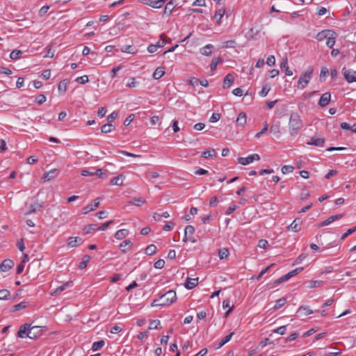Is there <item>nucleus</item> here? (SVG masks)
I'll return each instance as SVG.
<instances>
[{
  "mask_svg": "<svg viewBox=\"0 0 356 356\" xmlns=\"http://www.w3.org/2000/svg\"><path fill=\"white\" fill-rule=\"evenodd\" d=\"M289 131L291 136H296L303 126L302 120L298 113H292L289 119Z\"/></svg>",
  "mask_w": 356,
  "mask_h": 356,
  "instance_id": "f257e3e1",
  "label": "nucleus"
},
{
  "mask_svg": "<svg viewBox=\"0 0 356 356\" xmlns=\"http://www.w3.org/2000/svg\"><path fill=\"white\" fill-rule=\"evenodd\" d=\"M39 327L37 326L30 327V325L28 323H25L20 326L19 331L17 332V337L19 338H24L27 337L30 339H35L37 337L36 335H31V332L34 330H38Z\"/></svg>",
  "mask_w": 356,
  "mask_h": 356,
  "instance_id": "f03ea898",
  "label": "nucleus"
},
{
  "mask_svg": "<svg viewBox=\"0 0 356 356\" xmlns=\"http://www.w3.org/2000/svg\"><path fill=\"white\" fill-rule=\"evenodd\" d=\"M313 71V68L310 67L302 73L298 81V88L299 89L302 90L307 86L312 77Z\"/></svg>",
  "mask_w": 356,
  "mask_h": 356,
  "instance_id": "7ed1b4c3",
  "label": "nucleus"
},
{
  "mask_svg": "<svg viewBox=\"0 0 356 356\" xmlns=\"http://www.w3.org/2000/svg\"><path fill=\"white\" fill-rule=\"evenodd\" d=\"M160 300H161V305H169L177 300L176 293L172 290L168 291L160 297Z\"/></svg>",
  "mask_w": 356,
  "mask_h": 356,
  "instance_id": "20e7f679",
  "label": "nucleus"
},
{
  "mask_svg": "<svg viewBox=\"0 0 356 356\" xmlns=\"http://www.w3.org/2000/svg\"><path fill=\"white\" fill-rule=\"evenodd\" d=\"M195 228L192 225H187L184 229V236L183 238L184 242L191 241L192 243H195L197 239L194 236Z\"/></svg>",
  "mask_w": 356,
  "mask_h": 356,
  "instance_id": "39448f33",
  "label": "nucleus"
},
{
  "mask_svg": "<svg viewBox=\"0 0 356 356\" xmlns=\"http://www.w3.org/2000/svg\"><path fill=\"white\" fill-rule=\"evenodd\" d=\"M102 200V198L98 197L94 200L93 202H91L90 204H88L87 206L84 207L82 209V213L87 214L89 212L95 210L99 206V201Z\"/></svg>",
  "mask_w": 356,
  "mask_h": 356,
  "instance_id": "423d86ee",
  "label": "nucleus"
},
{
  "mask_svg": "<svg viewBox=\"0 0 356 356\" xmlns=\"http://www.w3.org/2000/svg\"><path fill=\"white\" fill-rule=\"evenodd\" d=\"M343 73L345 79L348 83L356 82V71L351 69L346 70L345 68H343Z\"/></svg>",
  "mask_w": 356,
  "mask_h": 356,
  "instance_id": "0eeeda50",
  "label": "nucleus"
},
{
  "mask_svg": "<svg viewBox=\"0 0 356 356\" xmlns=\"http://www.w3.org/2000/svg\"><path fill=\"white\" fill-rule=\"evenodd\" d=\"M336 35V33L334 31H333L332 30L326 29V30H323V31L319 32L316 35V39L318 41H323L324 40H327V38L330 35Z\"/></svg>",
  "mask_w": 356,
  "mask_h": 356,
  "instance_id": "6e6552de",
  "label": "nucleus"
},
{
  "mask_svg": "<svg viewBox=\"0 0 356 356\" xmlns=\"http://www.w3.org/2000/svg\"><path fill=\"white\" fill-rule=\"evenodd\" d=\"M58 174L59 170L58 169H52L43 175L42 179L44 180V181H50L56 177L58 175Z\"/></svg>",
  "mask_w": 356,
  "mask_h": 356,
  "instance_id": "1a4fd4ad",
  "label": "nucleus"
},
{
  "mask_svg": "<svg viewBox=\"0 0 356 356\" xmlns=\"http://www.w3.org/2000/svg\"><path fill=\"white\" fill-rule=\"evenodd\" d=\"M14 266V261L11 259H6L0 264V270L2 272H7Z\"/></svg>",
  "mask_w": 356,
  "mask_h": 356,
  "instance_id": "9d476101",
  "label": "nucleus"
},
{
  "mask_svg": "<svg viewBox=\"0 0 356 356\" xmlns=\"http://www.w3.org/2000/svg\"><path fill=\"white\" fill-rule=\"evenodd\" d=\"M330 99H331V95L330 92L323 93L319 99L318 105L321 107L326 106L330 103Z\"/></svg>",
  "mask_w": 356,
  "mask_h": 356,
  "instance_id": "9b49d317",
  "label": "nucleus"
},
{
  "mask_svg": "<svg viewBox=\"0 0 356 356\" xmlns=\"http://www.w3.org/2000/svg\"><path fill=\"white\" fill-rule=\"evenodd\" d=\"M325 139L321 138L312 137L310 140L307 143L309 145H314L317 147H323Z\"/></svg>",
  "mask_w": 356,
  "mask_h": 356,
  "instance_id": "f8f14e48",
  "label": "nucleus"
},
{
  "mask_svg": "<svg viewBox=\"0 0 356 356\" xmlns=\"http://www.w3.org/2000/svg\"><path fill=\"white\" fill-rule=\"evenodd\" d=\"M270 133L272 134L275 138H278L280 136V122H276L270 127Z\"/></svg>",
  "mask_w": 356,
  "mask_h": 356,
  "instance_id": "ddd939ff",
  "label": "nucleus"
},
{
  "mask_svg": "<svg viewBox=\"0 0 356 356\" xmlns=\"http://www.w3.org/2000/svg\"><path fill=\"white\" fill-rule=\"evenodd\" d=\"M83 243V239L80 237H70L67 240V244L72 248L76 247Z\"/></svg>",
  "mask_w": 356,
  "mask_h": 356,
  "instance_id": "4468645a",
  "label": "nucleus"
},
{
  "mask_svg": "<svg viewBox=\"0 0 356 356\" xmlns=\"http://www.w3.org/2000/svg\"><path fill=\"white\" fill-rule=\"evenodd\" d=\"M302 220L300 218H296L292 223L288 227V229L293 230L295 232H298L300 229V225Z\"/></svg>",
  "mask_w": 356,
  "mask_h": 356,
  "instance_id": "2eb2a0df",
  "label": "nucleus"
},
{
  "mask_svg": "<svg viewBox=\"0 0 356 356\" xmlns=\"http://www.w3.org/2000/svg\"><path fill=\"white\" fill-rule=\"evenodd\" d=\"M198 284V278H190L188 277L184 286L188 289H192L195 288Z\"/></svg>",
  "mask_w": 356,
  "mask_h": 356,
  "instance_id": "dca6fc26",
  "label": "nucleus"
},
{
  "mask_svg": "<svg viewBox=\"0 0 356 356\" xmlns=\"http://www.w3.org/2000/svg\"><path fill=\"white\" fill-rule=\"evenodd\" d=\"M213 49V45L211 44H208L204 46L203 47H202L200 49V52L202 55L208 56L211 55Z\"/></svg>",
  "mask_w": 356,
  "mask_h": 356,
  "instance_id": "f3484780",
  "label": "nucleus"
},
{
  "mask_svg": "<svg viewBox=\"0 0 356 356\" xmlns=\"http://www.w3.org/2000/svg\"><path fill=\"white\" fill-rule=\"evenodd\" d=\"M297 313L300 316H307L313 314V311L309 308V306H300L297 311Z\"/></svg>",
  "mask_w": 356,
  "mask_h": 356,
  "instance_id": "a211bd4d",
  "label": "nucleus"
},
{
  "mask_svg": "<svg viewBox=\"0 0 356 356\" xmlns=\"http://www.w3.org/2000/svg\"><path fill=\"white\" fill-rule=\"evenodd\" d=\"M280 68L285 70L286 76L293 75V72L289 69L287 58L282 59L280 63Z\"/></svg>",
  "mask_w": 356,
  "mask_h": 356,
  "instance_id": "6ab92c4d",
  "label": "nucleus"
},
{
  "mask_svg": "<svg viewBox=\"0 0 356 356\" xmlns=\"http://www.w3.org/2000/svg\"><path fill=\"white\" fill-rule=\"evenodd\" d=\"M234 76L231 74H227L223 79V88H229L234 82Z\"/></svg>",
  "mask_w": 356,
  "mask_h": 356,
  "instance_id": "aec40b11",
  "label": "nucleus"
},
{
  "mask_svg": "<svg viewBox=\"0 0 356 356\" xmlns=\"http://www.w3.org/2000/svg\"><path fill=\"white\" fill-rule=\"evenodd\" d=\"M131 245L132 243L130 240H125L120 244L119 248L122 252H127L129 250Z\"/></svg>",
  "mask_w": 356,
  "mask_h": 356,
  "instance_id": "412c9836",
  "label": "nucleus"
},
{
  "mask_svg": "<svg viewBox=\"0 0 356 356\" xmlns=\"http://www.w3.org/2000/svg\"><path fill=\"white\" fill-rule=\"evenodd\" d=\"M124 179V176L123 175H120L117 177H113L111 180L110 184L111 185L122 186L123 184Z\"/></svg>",
  "mask_w": 356,
  "mask_h": 356,
  "instance_id": "4be33fe9",
  "label": "nucleus"
},
{
  "mask_svg": "<svg viewBox=\"0 0 356 356\" xmlns=\"http://www.w3.org/2000/svg\"><path fill=\"white\" fill-rule=\"evenodd\" d=\"M246 114L244 112H241L238 114L236 119V123L240 127H244L246 124Z\"/></svg>",
  "mask_w": 356,
  "mask_h": 356,
  "instance_id": "5701e85b",
  "label": "nucleus"
},
{
  "mask_svg": "<svg viewBox=\"0 0 356 356\" xmlns=\"http://www.w3.org/2000/svg\"><path fill=\"white\" fill-rule=\"evenodd\" d=\"M72 281H68V282L64 283L63 284H62L61 286H58V288H56L55 289V291L51 294L52 295H56V293H58L59 292H61V291H63L66 289L72 286Z\"/></svg>",
  "mask_w": 356,
  "mask_h": 356,
  "instance_id": "b1692460",
  "label": "nucleus"
},
{
  "mask_svg": "<svg viewBox=\"0 0 356 356\" xmlns=\"http://www.w3.org/2000/svg\"><path fill=\"white\" fill-rule=\"evenodd\" d=\"M216 154L214 149L209 148L202 153V157L204 159L214 158Z\"/></svg>",
  "mask_w": 356,
  "mask_h": 356,
  "instance_id": "393cba45",
  "label": "nucleus"
},
{
  "mask_svg": "<svg viewBox=\"0 0 356 356\" xmlns=\"http://www.w3.org/2000/svg\"><path fill=\"white\" fill-rule=\"evenodd\" d=\"M129 234V231L126 229L118 230L115 234V238L118 240H121L125 238Z\"/></svg>",
  "mask_w": 356,
  "mask_h": 356,
  "instance_id": "a878e982",
  "label": "nucleus"
},
{
  "mask_svg": "<svg viewBox=\"0 0 356 356\" xmlns=\"http://www.w3.org/2000/svg\"><path fill=\"white\" fill-rule=\"evenodd\" d=\"M165 1L166 0H154L153 1H149V3H145V4L152 8H160L163 6Z\"/></svg>",
  "mask_w": 356,
  "mask_h": 356,
  "instance_id": "bb28decb",
  "label": "nucleus"
},
{
  "mask_svg": "<svg viewBox=\"0 0 356 356\" xmlns=\"http://www.w3.org/2000/svg\"><path fill=\"white\" fill-rule=\"evenodd\" d=\"M165 74L164 67H158L153 73L152 77L154 79H159L161 78Z\"/></svg>",
  "mask_w": 356,
  "mask_h": 356,
  "instance_id": "cd10ccee",
  "label": "nucleus"
},
{
  "mask_svg": "<svg viewBox=\"0 0 356 356\" xmlns=\"http://www.w3.org/2000/svg\"><path fill=\"white\" fill-rule=\"evenodd\" d=\"M175 8V4L172 0L170 1L165 6L163 15L169 16Z\"/></svg>",
  "mask_w": 356,
  "mask_h": 356,
  "instance_id": "c85d7f7f",
  "label": "nucleus"
},
{
  "mask_svg": "<svg viewBox=\"0 0 356 356\" xmlns=\"http://www.w3.org/2000/svg\"><path fill=\"white\" fill-rule=\"evenodd\" d=\"M43 205L42 204H40L38 202H35L34 204H32L29 207V211L27 212L28 214H31L33 213H35L36 211H39L40 209H42Z\"/></svg>",
  "mask_w": 356,
  "mask_h": 356,
  "instance_id": "c756f323",
  "label": "nucleus"
},
{
  "mask_svg": "<svg viewBox=\"0 0 356 356\" xmlns=\"http://www.w3.org/2000/svg\"><path fill=\"white\" fill-rule=\"evenodd\" d=\"M28 302L26 301H22L15 305H14L11 309L12 312H18L21 309H25L28 307Z\"/></svg>",
  "mask_w": 356,
  "mask_h": 356,
  "instance_id": "7c9ffc66",
  "label": "nucleus"
},
{
  "mask_svg": "<svg viewBox=\"0 0 356 356\" xmlns=\"http://www.w3.org/2000/svg\"><path fill=\"white\" fill-rule=\"evenodd\" d=\"M225 13V8H220V9H219L218 10H217L216 12V14L214 15V18L216 19L217 24L218 25L220 24L221 19L224 16Z\"/></svg>",
  "mask_w": 356,
  "mask_h": 356,
  "instance_id": "2f4dec72",
  "label": "nucleus"
},
{
  "mask_svg": "<svg viewBox=\"0 0 356 356\" xmlns=\"http://www.w3.org/2000/svg\"><path fill=\"white\" fill-rule=\"evenodd\" d=\"M222 307L223 309L229 308V309L225 313V317H227L234 309V306H230V301L229 299L224 300L222 302Z\"/></svg>",
  "mask_w": 356,
  "mask_h": 356,
  "instance_id": "473e14b6",
  "label": "nucleus"
},
{
  "mask_svg": "<svg viewBox=\"0 0 356 356\" xmlns=\"http://www.w3.org/2000/svg\"><path fill=\"white\" fill-rule=\"evenodd\" d=\"M238 163L243 165H247L251 163H252L251 156L249 155L247 157H238Z\"/></svg>",
  "mask_w": 356,
  "mask_h": 356,
  "instance_id": "72a5a7b5",
  "label": "nucleus"
},
{
  "mask_svg": "<svg viewBox=\"0 0 356 356\" xmlns=\"http://www.w3.org/2000/svg\"><path fill=\"white\" fill-rule=\"evenodd\" d=\"M229 252L227 248H220L218 251V257L220 259H225L228 258Z\"/></svg>",
  "mask_w": 356,
  "mask_h": 356,
  "instance_id": "f704fd0d",
  "label": "nucleus"
},
{
  "mask_svg": "<svg viewBox=\"0 0 356 356\" xmlns=\"http://www.w3.org/2000/svg\"><path fill=\"white\" fill-rule=\"evenodd\" d=\"M121 51L122 52L129 53V54H135L137 50L135 47L131 45H124L121 48Z\"/></svg>",
  "mask_w": 356,
  "mask_h": 356,
  "instance_id": "c9c22d12",
  "label": "nucleus"
},
{
  "mask_svg": "<svg viewBox=\"0 0 356 356\" xmlns=\"http://www.w3.org/2000/svg\"><path fill=\"white\" fill-rule=\"evenodd\" d=\"M222 59L220 57L213 58L210 64V68L212 71L215 70L219 63H222Z\"/></svg>",
  "mask_w": 356,
  "mask_h": 356,
  "instance_id": "e433bc0d",
  "label": "nucleus"
},
{
  "mask_svg": "<svg viewBox=\"0 0 356 356\" xmlns=\"http://www.w3.org/2000/svg\"><path fill=\"white\" fill-rule=\"evenodd\" d=\"M90 257L89 255H85L83 257L82 261L79 263V268L80 269L85 268L87 266V265H88V262L90 261Z\"/></svg>",
  "mask_w": 356,
  "mask_h": 356,
  "instance_id": "4c0bfd02",
  "label": "nucleus"
},
{
  "mask_svg": "<svg viewBox=\"0 0 356 356\" xmlns=\"http://www.w3.org/2000/svg\"><path fill=\"white\" fill-rule=\"evenodd\" d=\"M156 252V247L154 244L149 245L145 250V252L147 255H152Z\"/></svg>",
  "mask_w": 356,
  "mask_h": 356,
  "instance_id": "58836bf2",
  "label": "nucleus"
},
{
  "mask_svg": "<svg viewBox=\"0 0 356 356\" xmlns=\"http://www.w3.org/2000/svg\"><path fill=\"white\" fill-rule=\"evenodd\" d=\"M104 343H105L104 341H103V340H99V341H95L92 345V350L93 351H97V350L101 349L104 346Z\"/></svg>",
  "mask_w": 356,
  "mask_h": 356,
  "instance_id": "ea45409f",
  "label": "nucleus"
},
{
  "mask_svg": "<svg viewBox=\"0 0 356 356\" xmlns=\"http://www.w3.org/2000/svg\"><path fill=\"white\" fill-rule=\"evenodd\" d=\"M234 334V332H231L230 334H229L228 335L225 336V337H224V339H222L221 340V341L219 343V345H218V348H221V347H222V346H224L225 343H227V342H229V341L231 340V339H232V336H233Z\"/></svg>",
  "mask_w": 356,
  "mask_h": 356,
  "instance_id": "a19ab883",
  "label": "nucleus"
},
{
  "mask_svg": "<svg viewBox=\"0 0 356 356\" xmlns=\"http://www.w3.org/2000/svg\"><path fill=\"white\" fill-rule=\"evenodd\" d=\"M22 51L21 50L15 49L10 54V58L12 60H17L21 57Z\"/></svg>",
  "mask_w": 356,
  "mask_h": 356,
  "instance_id": "79ce46f5",
  "label": "nucleus"
},
{
  "mask_svg": "<svg viewBox=\"0 0 356 356\" xmlns=\"http://www.w3.org/2000/svg\"><path fill=\"white\" fill-rule=\"evenodd\" d=\"M165 38H166V35L165 33L161 34L160 40L158 42H156V43L155 44L156 47H157V48L164 47V45L166 44Z\"/></svg>",
  "mask_w": 356,
  "mask_h": 356,
  "instance_id": "37998d69",
  "label": "nucleus"
},
{
  "mask_svg": "<svg viewBox=\"0 0 356 356\" xmlns=\"http://www.w3.org/2000/svg\"><path fill=\"white\" fill-rule=\"evenodd\" d=\"M113 129V126L111 124H106L102 127L101 131L103 134H108L111 132Z\"/></svg>",
  "mask_w": 356,
  "mask_h": 356,
  "instance_id": "c03bdc74",
  "label": "nucleus"
},
{
  "mask_svg": "<svg viewBox=\"0 0 356 356\" xmlns=\"http://www.w3.org/2000/svg\"><path fill=\"white\" fill-rule=\"evenodd\" d=\"M145 202V200L143 197H135V198L132 199L129 202V203L131 204H134V205L140 206V204L144 203Z\"/></svg>",
  "mask_w": 356,
  "mask_h": 356,
  "instance_id": "a18cd8bd",
  "label": "nucleus"
},
{
  "mask_svg": "<svg viewBox=\"0 0 356 356\" xmlns=\"http://www.w3.org/2000/svg\"><path fill=\"white\" fill-rule=\"evenodd\" d=\"M286 299L285 298H281L278 299L275 302L274 309H278L282 307L286 304Z\"/></svg>",
  "mask_w": 356,
  "mask_h": 356,
  "instance_id": "49530a36",
  "label": "nucleus"
},
{
  "mask_svg": "<svg viewBox=\"0 0 356 356\" xmlns=\"http://www.w3.org/2000/svg\"><path fill=\"white\" fill-rule=\"evenodd\" d=\"M291 277H292V276H291V275L289 272L287 274H286L284 276H282V277L278 278L277 280H276L275 281V284H280V283H282L283 282L287 281L288 280H289Z\"/></svg>",
  "mask_w": 356,
  "mask_h": 356,
  "instance_id": "de8ad7c7",
  "label": "nucleus"
},
{
  "mask_svg": "<svg viewBox=\"0 0 356 356\" xmlns=\"http://www.w3.org/2000/svg\"><path fill=\"white\" fill-rule=\"evenodd\" d=\"M336 35H330L327 38L326 45L329 48H332L335 44Z\"/></svg>",
  "mask_w": 356,
  "mask_h": 356,
  "instance_id": "09e8293b",
  "label": "nucleus"
},
{
  "mask_svg": "<svg viewBox=\"0 0 356 356\" xmlns=\"http://www.w3.org/2000/svg\"><path fill=\"white\" fill-rule=\"evenodd\" d=\"M81 175L85 177L94 176V168L82 170Z\"/></svg>",
  "mask_w": 356,
  "mask_h": 356,
  "instance_id": "8fccbe9b",
  "label": "nucleus"
},
{
  "mask_svg": "<svg viewBox=\"0 0 356 356\" xmlns=\"http://www.w3.org/2000/svg\"><path fill=\"white\" fill-rule=\"evenodd\" d=\"M75 81L81 84H84L88 82V77L87 75L79 76L75 79Z\"/></svg>",
  "mask_w": 356,
  "mask_h": 356,
  "instance_id": "3c124183",
  "label": "nucleus"
},
{
  "mask_svg": "<svg viewBox=\"0 0 356 356\" xmlns=\"http://www.w3.org/2000/svg\"><path fill=\"white\" fill-rule=\"evenodd\" d=\"M10 295V293L7 289L0 290V300H6Z\"/></svg>",
  "mask_w": 356,
  "mask_h": 356,
  "instance_id": "603ef678",
  "label": "nucleus"
},
{
  "mask_svg": "<svg viewBox=\"0 0 356 356\" xmlns=\"http://www.w3.org/2000/svg\"><path fill=\"white\" fill-rule=\"evenodd\" d=\"M270 88L268 86H264L261 91L259 92V95L261 97H266L268 95V92L270 91Z\"/></svg>",
  "mask_w": 356,
  "mask_h": 356,
  "instance_id": "864d4df0",
  "label": "nucleus"
},
{
  "mask_svg": "<svg viewBox=\"0 0 356 356\" xmlns=\"http://www.w3.org/2000/svg\"><path fill=\"white\" fill-rule=\"evenodd\" d=\"M294 168L292 165H284L282 167V172L284 175L293 172Z\"/></svg>",
  "mask_w": 356,
  "mask_h": 356,
  "instance_id": "5fc2aeb1",
  "label": "nucleus"
},
{
  "mask_svg": "<svg viewBox=\"0 0 356 356\" xmlns=\"http://www.w3.org/2000/svg\"><path fill=\"white\" fill-rule=\"evenodd\" d=\"M236 42L234 40H230L223 43L222 47L225 48H234L235 47Z\"/></svg>",
  "mask_w": 356,
  "mask_h": 356,
  "instance_id": "6e6d98bb",
  "label": "nucleus"
},
{
  "mask_svg": "<svg viewBox=\"0 0 356 356\" xmlns=\"http://www.w3.org/2000/svg\"><path fill=\"white\" fill-rule=\"evenodd\" d=\"M164 265L165 261L163 259H159L154 263V267L157 269H161L163 268Z\"/></svg>",
  "mask_w": 356,
  "mask_h": 356,
  "instance_id": "4d7b16f0",
  "label": "nucleus"
},
{
  "mask_svg": "<svg viewBox=\"0 0 356 356\" xmlns=\"http://www.w3.org/2000/svg\"><path fill=\"white\" fill-rule=\"evenodd\" d=\"M159 325H160L159 320H153L149 323V329H150V330L157 329L158 326Z\"/></svg>",
  "mask_w": 356,
  "mask_h": 356,
  "instance_id": "13d9d810",
  "label": "nucleus"
},
{
  "mask_svg": "<svg viewBox=\"0 0 356 356\" xmlns=\"http://www.w3.org/2000/svg\"><path fill=\"white\" fill-rule=\"evenodd\" d=\"M49 9V6H42L40 10H39V12H38V15L40 17H43L44 15H46V13L48 12Z\"/></svg>",
  "mask_w": 356,
  "mask_h": 356,
  "instance_id": "bf43d9fd",
  "label": "nucleus"
},
{
  "mask_svg": "<svg viewBox=\"0 0 356 356\" xmlns=\"http://www.w3.org/2000/svg\"><path fill=\"white\" fill-rule=\"evenodd\" d=\"M356 232V227H353L352 228H350L348 229L346 232H345L342 236H341V240H344L348 236H349L350 234H351L352 233Z\"/></svg>",
  "mask_w": 356,
  "mask_h": 356,
  "instance_id": "052dcab7",
  "label": "nucleus"
},
{
  "mask_svg": "<svg viewBox=\"0 0 356 356\" xmlns=\"http://www.w3.org/2000/svg\"><path fill=\"white\" fill-rule=\"evenodd\" d=\"M113 223V220H109L108 222H106L103 223L100 227L97 228V230L99 231H104L105 230L109 225H112Z\"/></svg>",
  "mask_w": 356,
  "mask_h": 356,
  "instance_id": "680f3d73",
  "label": "nucleus"
},
{
  "mask_svg": "<svg viewBox=\"0 0 356 356\" xmlns=\"http://www.w3.org/2000/svg\"><path fill=\"white\" fill-rule=\"evenodd\" d=\"M38 104L41 105L46 101L45 95L41 94L36 97L35 99Z\"/></svg>",
  "mask_w": 356,
  "mask_h": 356,
  "instance_id": "e2e57ef3",
  "label": "nucleus"
},
{
  "mask_svg": "<svg viewBox=\"0 0 356 356\" xmlns=\"http://www.w3.org/2000/svg\"><path fill=\"white\" fill-rule=\"evenodd\" d=\"M266 64L271 67L275 64V58L274 56H270L267 58Z\"/></svg>",
  "mask_w": 356,
  "mask_h": 356,
  "instance_id": "0e129e2a",
  "label": "nucleus"
},
{
  "mask_svg": "<svg viewBox=\"0 0 356 356\" xmlns=\"http://www.w3.org/2000/svg\"><path fill=\"white\" fill-rule=\"evenodd\" d=\"M220 118V115L219 113H213L212 114V115L211 116L210 119H209V121L211 122H218Z\"/></svg>",
  "mask_w": 356,
  "mask_h": 356,
  "instance_id": "69168bd1",
  "label": "nucleus"
},
{
  "mask_svg": "<svg viewBox=\"0 0 356 356\" xmlns=\"http://www.w3.org/2000/svg\"><path fill=\"white\" fill-rule=\"evenodd\" d=\"M95 225L93 224L86 225L83 229L85 234H89L91 232L94 231L95 229Z\"/></svg>",
  "mask_w": 356,
  "mask_h": 356,
  "instance_id": "338daca9",
  "label": "nucleus"
},
{
  "mask_svg": "<svg viewBox=\"0 0 356 356\" xmlns=\"http://www.w3.org/2000/svg\"><path fill=\"white\" fill-rule=\"evenodd\" d=\"M286 332V326L283 325L277 327L276 330H275V332L280 334L281 335H283Z\"/></svg>",
  "mask_w": 356,
  "mask_h": 356,
  "instance_id": "774afa93",
  "label": "nucleus"
}]
</instances>
